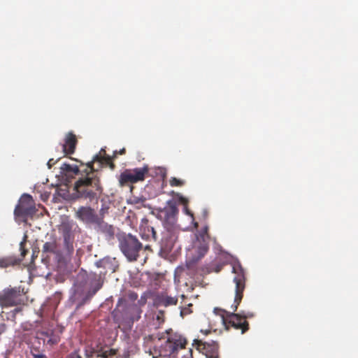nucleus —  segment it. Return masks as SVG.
<instances>
[{
  "label": "nucleus",
  "mask_w": 358,
  "mask_h": 358,
  "mask_svg": "<svg viewBox=\"0 0 358 358\" xmlns=\"http://www.w3.org/2000/svg\"><path fill=\"white\" fill-rule=\"evenodd\" d=\"M177 198L180 203H182L185 206H187L189 200L187 198L184 197L180 194H177Z\"/></svg>",
  "instance_id": "obj_29"
},
{
  "label": "nucleus",
  "mask_w": 358,
  "mask_h": 358,
  "mask_svg": "<svg viewBox=\"0 0 358 358\" xmlns=\"http://www.w3.org/2000/svg\"><path fill=\"white\" fill-rule=\"evenodd\" d=\"M94 224L95 225V229L98 231L105 234V236L108 238H111L114 236L115 228L113 225L108 224L106 222L102 217H99Z\"/></svg>",
  "instance_id": "obj_14"
},
{
  "label": "nucleus",
  "mask_w": 358,
  "mask_h": 358,
  "mask_svg": "<svg viewBox=\"0 0 358 358\" xmlns=\"http://www.w3.org/2000/svg\"><path fill=\"white\" fill-rule=\"evenodd\" d=\"M6 327L3 323L0 324V335L6 331Z\"/></svg>",
  "instance_id": "obj_32"
},
{
  "label": "nucleus",
  "mask_w": 358,
  "mask_h": 358,
  "mask_svg": "<svg viewBox=\"0 0 358 358\" xmlns=\"http://www.w3.org/2000/svg\"><path fill=\"white\" fill-rule=\"evenodd\" d=\"M189 354H190V358H192V350L190 349L189 351Z\"/></svg>",
  "instance_id": "obj_36"
},
{
  "label": "nucleus",
  "mask_w": 358,
  "mask_h": 358,
  "mask_svg": "<svg viewBox=\"0 0 358 358\" xmlns=\"http://www.w3.org/2000/svg\"><path fill=\"white\" fill-rule=\"evenodd\" d=\"M149 171L150 169L148 165L125 169L120 175L118 180L120 186L124 187L144 181L148 176Z\"/></svg>",
  "instance_id": "obj_5"
},
{
  "label": "nucleus",
  "mask_w": 358,
  "mask_h": 358,
  "mask_svg": "<svg viewBox=\"0 0 358 358\" xmlns=\"http://www.w3.org/2000/svg\"><path fill=\"white\" fill-rule=\"evenodd\" d=\"M121 252L129 262L136 261L143 249L142 243L131 234L122 233L117 236Z\"/></svg>",
  "instance_id": "obj_3"
},
{
  "label": "nucleus",
  "mask_w": 358,
  "mask_h": 358,
  "mask_svg": "<svg viewBox=\"0 0 358 358\" xmlns=\"http://www.w3.org/2000/svg\"><path fill=\"white\" fill-rule=\"evenodd\" d=\"M42 251L45 253H52L57 255H61L55 238H52L50 241L45 242L43 245Z\"/></svg>",
  "instance_id": "obj_19"
},
{
  "label": "nucleus",
  "mask_w": 358,
  "mask_h": 358,
  "mask_svg": "<svg viewBox=\"0 0 358 358\" xmlns=\"http://www.w3.org/2000/svg\"><path fill=\"white\" fill-rule=\"evenodd\" d=\"M185 184V182L182 180L178 179L176 178H171L170 180V185L172 187L174 186H182Z\"/></svg>",
  "instance_id": "obj_25"
},
{
  "label": "nucleus",
  "mask_w": 358,
  "mask_h": 358,
  "mask_svg": "<svg viewBox=\"0 0 358 358\" xmlns=\"http://www.w3.org/2000/svg\"><path fill=\"white\" fill-rule=\"evenodd\" d=\"M140 234L143 239L147 241L150 240L151 238L155 241L157 240V233L154 229V227L149 225L148 220L142 221L140 226Z\"/></svg>",
  "instance_id": "obj_15"
},
{
  "label": "nucleus",
  "mask_w": 358,
  "mask_h": 358,
  "mask_svg": "<svg viewBox=\"0 0 358 358\" xmlns=\"http://www.w3.org/2000/svg\"><path fill=\"white\" fill-rule=\"evenodd\" d=\"M162 213L164 215V221L170 224L171 226H173L176 220V216L178 213V209L176 203L172 201H169L167 206L164 208Z\"/></svg>",
  "instance_id": "obj_13"
},
{
  "label": "nucleus",
  "mask_w": 358,
  "mask_h": 358,
  "mask_svg": "<svg viewBox=\"0 0 358 358\" xmlns=\"http://www.w3.org/2000/svg\"><path fill=\"white\" fill-rule=\"evenodd\" d=\"M115 158H93L92 162L86 164L80 162V165H71L63 164L60 167L61 173L66 177L73 178L74 176L81 174L80 178L74 184L73 196L76 199H89L90 201L96 199L103 192V187L100 179L94 173V169L92 164L95 162L103 163L106 161L110 165L111 169L115 168L113 159Z\"/></svg>",
  "instance_id": "obj_1"
},
{
  "label": "nucleus",
  "mask_w": 358,
  "mask_h": 358,
  "mask_svg": "<svg viewBox=\"0 0 358 358\" xmlns=\"http://www.w3.org/2000/svg\"><path fill=\"white\" fill-rule=\"evenodd\" d=\"M66 358H82L79 350H75L69 355H66Z\"/></svg>",
  "instance_id": "obj_26"
},
{
  "label": "nucleus",
  "mask_w": 358,
  "mask_h": 358,
  "mask_svg": "<svg viewBox=\"0 0 358 358\" xmlns=\"http://www.w3.org/2000/svg\"><path fill=\"white\" fill-rule=\"evenodd\" d=\"M157 336L149 335L145 339L148 343L150 341L154 342V345L150 346L149 348V353L153 358H159L160 357H169V353L166 352V346L164 345L163 341H158Z\"/></svg>",
  "instance_id": "obj_10"
},
{
  "label": "nucleus",
  "mask_w": 358,
  "mask_h": 358,
  "mask_svg": "<svg viewBox=\"0 0 358 358\" xmlns=\"http://www.w3.org/2000/svg\"><path fill=\"white\" fill-rule=\"evenodd\" d=\"M192 345L206 358H219V345L217 343L214 341L211 343L202 342L201 340L194 339Z\"/></svg>",
  "instance_id": "obj_8"
},
{
  "label": "nucleus",
  "mask_w": 358,
  "mask_h": 358,
  "mask_svg": "<svg viewBox=\"0 0 358 358\" xmlns=\"http://www.w3.org/2000/svg\"><path fill=\"white\" fill-rule=\"evenodd\" d=\"M114 355V352H112V350L110 351H104V352H98L97 357H101L103 358H108V356Z\"/></svg>",
  "instance_id": "obj_28"
},
{
  "label": "nucleus",
  "mask_w": 358,
  "mask_h": 358,
  "mask_svg": "<svg viewBox=\"0 0 358 358\" xmlns=\"http://www.w3.org/2000/svg\"><path fill=\"white\" fill-rule=\"evenodd\" d=\"M185 210L187 214L190 215V213L189 212V210L187 208V206H185ZM191 215L192 216V214H191Z\"/></svg>",
  "instance_id": "obj_35"
},
{
  "label": "nucleus",
  "mask_w": 358,
  "mask_h": 358,
  "mask_svg": "<svg viewBox=\"0 0 358 358\" xmlns=\"http://www.w3.org/2000/svg\"><path fill=\"white\" fill-rule=\"evenodd\" d=\"M23 289L20 287L8 288L0 293V305L2 307H10L23 302Z\"/></svg>",
  "instance_id": "obj_6"
},
{
  "label": "nucleus",
  "mask_w": 358,
  "mask_h": 358,
  "mask_svg": "<svg viewBox=\"0 0 358 358\" xmlns=\"http://www.w3.org/2000/svg\"><path fill=\"white\" fill-rule=\"evenodd\" d=\"M208 250V245L203 243L198 248L197 251L199 253L198 259L203 257Z\"/></svg>",
  "instance_id": "obj_23"
},
{
  "label": "nucleus",
  "mask_w": 358,
  "mask_h": 358,
  "mask_svg": "<svg viewBox=\"0 0 358 358\" xmlns=\"http://www.w3.org/2000/svg\"><path fill=\"white\" fill-rule=\"evenodd\" d=\"M239 314L241 315L243 320H246L248 318H252L255 315V314L253 313L250 312V311H248V312L243 311L241 313H239Z\"/></svg>",
  "instance_id": "obj_27"
},
{
  "label": "nucleus",
  "mask_w": 358,
  "mask_h": 358,
  "mask_svg": "<svg viewBox=\"0 0 358 358\" xmlns=\"http://www.w3.org/2000/svg\"><path fill=\"white\" fill-rule=\"evenodd\" d=\"M108 209L109 206L106 203H103L101 208L99 210V215H98L99 217H102V219L103 220L105 215L108 213Z\"/></svg>",
  "instance_id": "obj_24"
},
{
  "label": "nucleus",
  "mask_w": 358,
  "mask_h": 358,
  "mask_svg": "<svg viewBox=\"0 0 358 358\" xmlns=\"http://www.w3.org/2000/svg\"><path fill=\"white\" fill-rule=\"evenodd\" d=\"M57 161H54V159L53 158H50L48 162V166L49 168H51V166L56 162Z\"/></svg>",
  "instance_id": "obj_34"
},
{
  "label": "nucleus",
  "mask_w": 358,
  "mask_h": 358,
  "mask_svg": "<svg viewBox=\"0 0 358 358\" xmlns=\"http://www.w3.org/2000/svg\"><path fill=\"white\" fill-rule=\"evenodd\" d=\"M27 238V236L25 234L23 237V240L20 243V250L21 251L22 260L23 259V258L25 257V255L28 252V250L27 249H25Z\"/></svg>",
  "instance_id": "obj_21"
},
{
  "label": "nucleus",
  "mask_w": 358,
  "mask_h": 358,
  "mask_svg": "<svg viewBox=\"0 0 358 358\" xmlns=\"http://www.w3.org/2000/svg\"><path fill=\"white\" fill-rule=\"evenodd\" d=\"M178 230L174 226L167 228L162 239L161 250L166 253L171 252L178 240Z\"/></svg>",
  "instance_id": "obj_9"
},
{
  "label": "nucleus",
  "mask_w": 358,
  "mask_h": 358,
  "mask_svg": "<svg viewBox=\"0 0 358 358\" xmlns=\"http://www.w3.org/2000/svg\"><path fill=\"white\" fill-rule=\"evenodd\" d=\"M98 350H94L92 347L87 346L85 349V355L87 358H93L94 356L97 357Z\"/></svg>",
  "instance_id": "obj_22"
},
{
  "label": "nucleus",
  "mask_w": 358,
  "mask_h": 358,
  "mask_svg": "<svg viewBox=\"0 0 358 358\" xmlns=\"http://www.w3.org/2000/svg\"><path fill=\"white\" fill-rule=\"evenodd\" d=\"M192 306V304H189L188 308H184L181 310L180 314L182 315H187L191 313V310H189V307Z\"/></svg>",
  "instance_id": "obj_30"
},
{
  "label": "nucleus",
  "mask_w": 358,
  "mask_h": 358,
  "mask_svg": "<svg viewBox=\"0 0 358 358\" xmlns=\"http://www.w3.org/2000/svg\"><path fill=\"white\" fill-rule=\"evenodd\" d=\"M100 263L102 267L111 273L115 272L119 266L115 258L106 257Z\"/></svg>",
  "instance_id": "obj_20"
},
{
  "label": "nucleus",
  "mask_w": 358,
  "mask_h": 358,
  "mask_svg": "<svg viewBox=\"0 0 358 358\" xmlns=\"http://www.w3.org/2000/svg\"><path fill=\"white\" fill-rule=\"evenodd\" d=\"M208 227L207 226L204 227L203 229H202L201 235L203 239H204L205 236H208Z\"/></svg>",
  "instance_id": "obj_31"
},
{
  "label": "nucleus",
  "mask_w": 358,
  "mask_h": 358,
  "mask_svg": "<svg viewBox=\"0 0 358 358\" xmlns=\"http://www.w3.org/2000/svg\"><path fill=\"white\" fill-rule=\"evenodd\" d=\"M34 358H47L45 355L43 354H32Z\"/></svg>",
  "instance_id": "obj_33"
},
{
  "label": "nucleus",
  "mask_w": 358,
  "mask_h": 358,
  "mask_svg": "<svg viewBox=\"0 0 358 358\" xmlns=\"http://www.w3.org/2000/svg\"><path fill=\"white\" fill-rule=\"evenodd\" d=\"M74 237L69 232L64 233L63 254L66 257H71L74 252L73 247Z\"/></svg>",
  "instance_id": "obj_16"
},
{
  "label": "nucleus",
  "mask_w": 358,
  "mask_h": 358,
  "mask_svg": "<svg viewBox=\"0 0 358 358\" xmlns=\"http://www.w3.org/2000/svg\"><path fill=\"white\" fill-rule=\"evenodd\" d=\"M76 217L80 220L90 224H94L99 217L94 210L90 206H81L76 213Z\"/></svg>",
  "instance_id": "obj_11"
},
{
  "label": "nucleus",
  "mask_w": 358,
  "mask_h": 358,
  "mask_svg": "<svg viewBox=\"0 0 358 358\" xmlns=\"http://www.w3.org/2000/svg\"><path fill=\"white\" fill-rule=\"evenodd\" d=\"M35 213L34 202L32 196L27 194H24L18 205L16 206L14 214L17 217H26Z\"/></svg>",
  "instance_id": "obj_7"
},
{
  "label": "nucleus",
  "mask_w": 358,
  "mask_h": 358,
  "mask_svg": "<svg viewBox=\"0 0 358 358\" xmlns=\"http://www.w3.org/2000/svg\"><path fill=\"white\" fill-rule=\"evenodd\" d=\"M90 280L91 285L92 286V289L90 292V296H93L96 293L98 290H99L102 287L103 283V278L101 276V273H92L90 275Z\"/></svg>",
  "instance_id": "obj_18"
},
{
  "label": "nucleus",
  "mask_w": 358,
  "mask_h": 358,
  "mask_svg": "<svg viewBox=\"0 0 358 358\" xmlns=\"http://www.w3.org/2000/svg\"><path fill=\"white\" fill-rule=\"evenodd\" d=\"M22 259H19L15 255L0 257V268L13 267L20 265Z\"/></svg>",
  "instance_id": "obj_17"
},
{
  "label": "nucleus",
  "mask_w": 358,
  "mask_h": 358,
  "mask_svg": "<svg viewBox=\"0 0 358 358\" xmlns=\"http://www.w3.org/2000/svg\"><path fill=\"white\" fill-rule=\"evenodd\" d=\"M154 305L156 306L168 307L177 304V296H169L166 292H157L154 296Z\"/></svg>",
  "instance_id": "obj_12"
},
{
  "label": "nucleus",
  "mask_w": 358,
  "mask_h": 358,
  "mask_svg": "<svg viewBox=\"0 0 358 358\" xmlns=\"http://www.w3.org/2000/svg\"><path fill=\"white\" fill-rule=\"evenodd\" d=\"M232 271L234 274L233 281L236 285L234 301L231 307L233 312L223 318V322L227 330L233 327L236 330H241V334H244L249 329V324L247 320H243L239 313H235V312L237 310L238 306L243 297L246 278L244 269L241 264H234Z\"/></svg>",
  "instance_id": "obj_2"
},
{
  "label": "nucleus",
  "mask_w": 358,
  "mask_h": 358,
  "mask_svg": "<svg viewBox=\"0 0 358 358\" xmlns=\"http://www.w3.org/2000/svg\"><path fill=\"white\" fill-rule=\"evenodd\" d=\"M192 266V263H189V264H187V266L188 268H190Z\"/></svg>",
  "instance_id": "obj_37"
},
{
  "label": "nucleus",
  "mask_w": 358,
  "mask_h": 358,
  "mask_svg": "<svg viewBox=\"0 0 358 358\" xmlns=\"http://www.w3.org/2000/svg\"><path fill=\"white\" fill-rule=\"evenodd\" d=\"M220 271V268L216 270V272H219Z\"/></svg>",
  "instance_id": "obj_38"
},
{
  "label": "nucleus",
  "mask_w": 358,
  "mask_h": 358,
  "mask_svg": "<svg viewBox=\"0 0 358 358\" xmlns=\"http://www.w3.org/2000/svg\"><path fill=\"white\" fill-rule=\"evenodd\" d=\"M158 341H163L166 348L165 351L169 353L170 356L177 352L178 350L185 348L187 344L186 338L172 329L166 330L162 336L158 337Z\"/></svg>",
  "instance_id": "obj_4"
}]
</instances>
